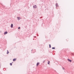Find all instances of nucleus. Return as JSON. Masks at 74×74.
I'll return each instance as SVG.
<instances>
[{
    "mask_svg": "<svg viewBox=\"0 0 74 74\" xmlns=\"http://www.w3.org/2000/svg\"><path fill=\"white\" fill-rule=\"evenodd\" d=\"M16 58L14 59L13 60V62H15V61H16Z\"/></svg>",
    "mask_w": 74,
    "mask_h": 74,
    "instance_id": "20e7f679",
    "label": "nucleus"
},
{
    "mask_svg": "<svg viewBox=\"0 0 74 74\" xmlns=\"http://www.w3.org/2000/svg\"><path fill=\"white\" fill-rule=\"evenodd\" d=\"M18 29H20V27H19L18 28Z\"/></svg>",
    "mask_w": 74,
    "mask_h": 74,
    "instance_id": "4468645a",
    "label": "nucleus"
},
{
    "mask_svg": "<svg viewBox=\"0 0 74 74\" xmlns=\"http://www.w3.org/2000/svg\"><path fill=\"white\" fill-rule=\"evenodd\" d=\"M21 19V18L19 17H17V19L19 21V20H20V19Z\"/></svg>",
    "mask_w": 74,
    "mask_h": 74,
    "instance_id": "f257e3e1",
    "label": "nucleus"
},
{
    "mask_svg": "<svg viewBox=\"0 0 74 74\" xmlns=\"http://www.w3.org/2000/svg\"><path fill=\"white\" fill-rule=\"evenodd\" d=\"M52 49H55V47H52Z\"/></svg>",
    "mask_w": 74,
    "mask_h": 74,
    "instance_id": "f8f14e48",
    "label": "nucleus"
},
{
    "mask_svg": "<svg viewBox=\"0 0 74 74\" xmlns=\"http://www.w3.org/2000/svg\"><path fill=\"white\" fill-rule=\"evenodd\" d=\"M68 61H69V62H71L72 61V60L68 59Z\"/></svg>",
    "mask_w": 74,
    "mask_h": 74,
    "instance_id": "f03ea898",
    "label": "nucleus"
},
{
    "mask_svg": "<svg viewBox=\"0 0 74 74\" xmlns=\"http://www.w3.org/2000/svg\"><path fill=\"white\" fill-rule=\"evenodd\" d=\"M7 54H8V53H9V51H8L7 50Z\"/></svg>",
    "mask_w": 74,
    "mask_h": 74,
    "instance_id": "9d476101",
    "label": "nucleus"
},
{
    "mask_svg": "<svg viewBox=\"0 0 74 74\" xmlns=\"http://www.w3.org/2000/svg\"><path fill=\"white\" fill-rule=\"evenodd\" d=\"M56 7H58L59 6L58 5V4L56 3Z\"/></svg>",
    "mask_w": 74,
    "mask_h": 74,
    "instance_id": "39448f33",
    "label": "nucleus"
},
{
    "mask_svg": "<svg viewBox=\"0 0 74 74\" xmlns=\"http://www.w3.org/2000/svg\"><path fill=\"white\" fill-rule=\"evenodd\" d=\"M50 63V61H48V62L47 63L48 64H49V63Z\"/></svg>",
    "mask_w": 74,
    "mask_h": 74,
    "instance_id": "6e6552de",
    "label": "nucleus"
},
{
    "mask_svg": "<svg viewBox=\"0 0 74 74\" xmlns=\"http://www.w3.org/2000/svg\"><path fill=\"white\" fill-rule=\"evenodd\" d=\"M49 48H51V45H49Z\"/></svg>",
    "mask_w": 74,
    "mask_h": 74,
    "instance_id": "9b49d317",
    "label": "nucleus"
},
{
    "mask_svg": "<svg viewBox=\"0 0 74 74\" xmlns=\"http://www.w3.org/2000/svg\"><path fill=\"white\" fill-rule=\"evenodd\" d=\"M10 66H12V63H10Z\"/></svg>",
    "mask_w": 74,
    "mask_h": 74,
    "instance_id": "ddd939ff",
    "label": "nucleus"
},
{
    "mask_svg": "<svg viewBox=\"0 0 74 74\" xmlns=\"http://www.w3.org/2000/svg\"><path fill=\"white\" fill-rule=\"evenodd\" d=\"M8 32H4V34H7Z\"/></svg>",
    "mask_w": 74,
    "mask_h": 74,
    "instance_id": "0eeeda50",
    "label": "nucleus"
},
{
    "mask_svg": "<svg viewBox=\"0 0 74 74\" xmlns=\"http://www.w3.org/2000/svg\"><path fill=\"white\" fill-rule=\"evenodd\" d=\"M34 7L35 8H37V6H36V5H35L34 6Z\"/></svg>",
    "mask_w": 74,
    "mask_h": 74,
    "instance_id": "423d86ee",
    "label": "nucleus"
},
{
    "mask_svg": "<svg viewBox=\"0 0 74 74\" xmlns=\"http://www.w3.org/2000/svg\"><path fill=\"white\" fill-rule=\"evenodd\" d=\"M39 65V63H38L37 64V66H38V65Z\"/></svg>",
    "mask_w": 74,
    "mask_h": 74,
    "instance_id": "1a4fd4ad",
    "label": "nucleus"
},
{
    "mask_svg": "<svg viewBox=\"0 0 74 74\" xmlns=\"http://www.w3.org/2000/svg\"><path fill=\"white\" fill-rule=\"evenodd\" d=\"M11 28H12V27H13V24H11Z\"/></svg>",
    "mask_w": 74,
    "mask_h": 74,
    "instance_id": "7ed1b4c3",
    "label": "nucleus"
}]
</instances>
